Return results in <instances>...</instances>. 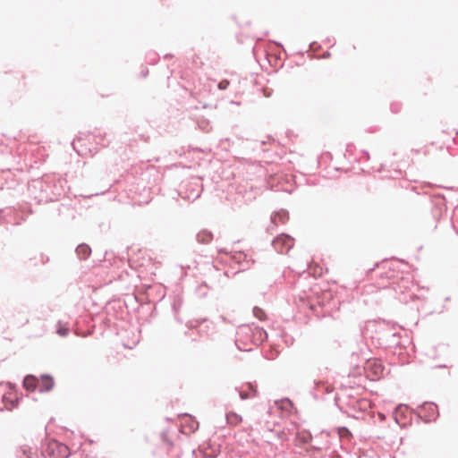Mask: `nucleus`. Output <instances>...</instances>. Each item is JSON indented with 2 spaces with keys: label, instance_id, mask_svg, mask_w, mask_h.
I'll return each mask as SVG.
<instances>
[{
  "label": "nucleus",
  "instance_id": "4",
  "mask_svg": "<svg viewBox=\"0 0 458 458\" xmlns=\"http://www.w3.org/2000/svg\"><path fill=\"white\" fill-rule=\"evenodd\" d=\"M369 407V402L365 399H355L352 400L347 403L345 410L341 406L340 409L344 413L347 414L348 417L356 419V420H364L365 411Z\"/></svg>",
  "mask_w": 458,
  "mask_h": 458
},
{
  "label": "nucleus",
  "instance_id": "13",
  "mask_svg": "<svg viewBox=\"0 0 458 458\" xmlns=\"http://www.w3.org/2000/svg\"><path fill=\"white\" fill-rule=\"evenodd\" d=\"M246 257V254H244L243 252H235L232 256L233 260L240 265V269L236 271L234 274H237L240 271H244L250 267L249 261L245 260Z\"/></svg>",
  "mask_w": 458,
  "mask_h": 458
},
{
  "label": "nucleus",
  "instance_id": "26",
  "mask_svg": "<svg viewBox=\"0 0 458 458\" xmlns=\"http://www.w3.org/2000/svg\"><path fill=\"white\" fill-rule=\"evenodd\" d=\"M452 225L455 230L456 233L458 234V208L454 212L452 217Z\"/></svg>",
  "mask_w": 458,
  "mask_h": 458
},
{
  "label": "nucleus",
  "instance_id": "11",
  "mask_svg": "<svg viewBox=\"0 0 458 458\" xmlns=\"http://www.w3.org/2000/svg\"><path fill=\"white\" fill-rule=\"evenodd\" d=\"M367 369L371 370L374 376L380 377L384 374L385 367L382 362L377 360L369 359L367 360Z\"/></svg>",
  "mask_w": 458,
  "mask_h": 458
},
{
  "label": "nucleus",
  "instance_id": "31",
  "mask_svg": "<svg viewBox=\"0 0 458 458\" xmlns=\"http://www.w3.org/2000/svg\"><path fill=\"white\" fill-rule=\"evenodd\" d=\"M161 439L164 443H166L169 446H172L173 445V443L171 441H169L168 437H167V434L165 433V432H162L161 433Z\"/></svg>",
  "mask_w": 458,
  "mask_h": 458
},
{
  "label": "nucleus",
  "instance_id": "7",
  "mask_svg": "<svg viewBox=\"0 0 458 458\" xmlns=\"http://www.w3.org/2000/svg\"><path fill=\"white\" fill-rule=\"evenodd\" d=\"M293 245L294 239L286 233H281L272 241L273 248L282 254L288 253Z\"/></svg>",
  "mask_w": 458,
  "mask_h": 458
},
{
  "label": "nucleus",
  "instance_id": "15",
  "mask_svg": "<svg viewBox=\"0 0 458 458\" xmlns=\"http://www.w3.org/2000/svg\"><path fill=\"white\" fill-rule=\"evenodd\" d=\"M22 386L27 391H35L38 388V379L33 375H27L23 378Z\"/></svg>",
  "mask_w": 458,
  "mask_h": 458
},
{
  "label": "nucleus",
  "instance_id": "32",
  "mask_svg": "<svg viewBox=\"0 0 458 458\" xmlns=\"http://www.w3.org/2000/svg\"><path fill=\"white\" fill-rule=\"evenodd\" d=\"M39 257H40V263L42 265L46 264L49 260V258L45 256L43 253H41Z\"/></svg>",
  "mask_w": 458,
  "mask_h": 458
},
{
  "label": "nucleus",
  "instance_id": "19",
  "mask_svg": "<svg viewBox=\"0 0 458 458\" xmlns=\"http://www.w3.org/2000/svg\"><path fill=\"white\" fill-rule=\"evenodd\" d=\"M197 242L202 244L209 243L213 239V234L208 230H202L196 235Z\"/></svg>",
  "mask_w": 458,
  "mask_h": 458
},
{
  "label": "nucleus",
  "instance_id": "34",
  "mask_svg": "<svg viewBox=\"0 0 458 458\" xmlns=\"http://www.w3.org/2000/svg\"><path fill=\"white\" fill-rule=\"evenodd\" d=\"M403 408H406V405H403V404H400L397 409H396V411L402 410Z\"/></svg>",
  "mask_w": 458,
  "mask_h": 458
},
{
  "label": "nucleus",
  "instance_id": "33",
  "mask_svg": "<svg viewBox=\"0 0 458 458\" xmlns=\"http://www.w3.org/2000/svg\"><path fill=\"white\" fill-rule=\"evenodd\" d=\"M148 68H145V69H143V70L141 71V75H142V77L146 78V77L148 76Z\"/></svg>",
  "mask_w": 458,
  "mask_h": 458
},
{
  "label": "nucleus",
  "instance_id": "37",
  "mask_svg": "<svg viewBox=\"0 0 458 458\" xmlns=\"http://www.w3.org/2000/svg\"><path fill=\"white\" fill-rule=\"evenodd\" d=\"M328 56H330V53H329V52H327V53H326V54L324 55V57H328Z\"/></svg>",
  "mask_w": 458,
  "mask_h": 458
},
{
  "label": "nucleus",
  "instance_id": "16",
  "mask_svg": "<svg viewBox=\"0 0 458 458\" xmlns=\"http://www.w3.org/2000/svg\"><path fill=\"white\" fill-rule=\"evenodd\" d=\"M288 220L289 213L284 209L276 211L271 216V223L274 225H277L278 222L281 224H285Z\"/></svg>",
  "mask_w": 458,
  "mask_h": 458
},
{
  "label": "nucleus",
  "instance_id": "35",
  "mask_svg": "<svg viewBox=\"0 0 458 458\" xmlns=\"http://www.w3.org/2000/svg\"><path fill=\"white\" fill-rule=\"evenodd\" d=\"M229 273H230V272H229V270H225V271L224 272V275H225V276L229 277V276H230V274H229Z\"/></svg>",
  "mask_w": 458,
  "mask_h": 458
},
{
  "label": "nucleus",
  "instance_id": "12",
  "mask_svg": "<svg viewBox=\"0 0 458 458\" xmlns=\"http://www.w3.org/2000/svg\"><path fill=\"white\" fill-rule=\"evenodd\" d=\"M55 382L53 377L48 374L41 376V381H38V391L40 393L48 392L54 387Z\"/></svg>",
  "mask_w": 458,
  "mask_h": 458
},
{
  "label": "nucleus",
  "instance_id": "8",
  "mask_svg": "<svg viewBox=\"0 0 458 458\" xmlns=\"http://www.w3.org/2000/svg\"><path fill=\"white\" fill-rule=\"evenodd\" d=\"M331 435L327 431H321L313 437L311 447L318 451L327 450L330 446Z\"/></svg>",
  "mask_w": 458,
  "mask_h": 458
},
{
  "label": "nucleus",
  "instance_id": "30",
  "mask_svg": "<svg viewBox=\"0 0 458 458\" xmlns=\"http://www.w3.org/2000/svg\"><path fill=\"white\" fill-rule=\"evenodd\" d=\"M229 86V81H226V80H224V81H221L218 84H217V88L220 89V90H224V89H226Z\"/></svg>",
  "mask_w": 458,
  "mask_h": 458
},
{
  "label": "nucleus",
  "instance_id": "5",
  "mask_svg": "<svg viewBox=\"0 0 458 458\" xmlns=\"http://www.w3.org/2000/svg\"><path fill=\"white\" fill-rule=\"evenodd\" d=\"M417 410L418 416L425 422L435 420L439 416L437 405L432 402L423 403Z\"/></svg>",
  "mask_w": 458,
  "mask_h": 458
},
{
  "label": "nucleus",
  "instance_id": "38",
  "mask_svg": "<svg viewBox=\"0 0 458 458\" xmlns=\"http://www.w3.org/2000/svg\"><path fill=\"white\" fill-rule=\"evenodd\" d=\"M316 44H317L316 42H312V43L310 44V47H313V46L316 45Z\"/></svg>",
  "mask_w": 458,
  "mask_h": 458
},
{
  "label": "nucleus",
  "instance_id": "10",
  "mask_svg": "<svg viewBox=\"0 0 458 458\" xmlns=\"http://www.w3.org/2000/svg\"><path fill=\"white\" fill-rule=\"evenodd\" d=\"M16 458H38L36 449L29 445H21L15 451Z\"/></svg>",
  "mask_w": 458,
  "mask_h": 458
},
{
  "label": "nucleus",
  "instance_id": "23",
  "mask_svg": "<svg viewBox=\"0 0 458 458\" xmlns=\"http://www.w3.org/2000/svg\"><path fill=\"white\" fill-rule=\"evenodd\" d=\"M56 333L60 336H67L69 335V333H70V329L66 326L62 325L61 321H58L57 328H56Z\"/></svg>",
  "mask_w": 458,
  "mask_h": 458
},
{
  "label": "nucleus",
  "instance_id": "29",
  "mask_svg": "<svg viewBox=\"0 0 458 458\" xmlns=\"http://www.w3.org/2000/svg\"><path fill=\"white\" fill-rule=\"evenodd\" d=\"M390 108H391V111L394 114H397L401 110V104H399V103H392Z\"/></svg>",
  "mask_w": 458,
  "mask_h": 458
},
{
  "label": "nucleus",
  "instance_id": "1",
  "mask_svg": "<svg viewBox=\"0 0 458 458\" xmlns=\"http://www.w3.org/2000/svg\"><path fill=\"white\" fill-rule=\"evenodd\" d=\"M66 182L56 174H47L28 183V194L38 204L56 201L65 193Z\"/></svg>",
  "mask_w": 458,
  "mask_h": 458
},
{
  "label": "nucleus",
  "instance_id": "24",
  "mask_svg": "<svg viewBox=\"0 0 458 458\" xmlns=\"http://www.w3.org/2000/svg\"><path fill=\"white\" fill-rule=\"evenodd\" d=\"M337 435L340 438H348L350 436H352V433L347 428L343 427L338 428Z\"/></svg>",
  "mask_w": 458,
  "mask_h": 458
},
{
  "label": "nucleus",
  "instance_id": "6",
  "mask_svg": "<svg viewBox=\"0 0 458 458\" xmlns=\"http://www.w3.org/2000/svg\"><path fill=\"white\" fill-rule=\"evenodd\" d=\"M22 169L13 171L9 168L0 170V189H13L18 184L17 173H21Z\"/></svg>",
  "mask_w": 458,
  "mask_h": 458
},
{
  "label": "nucleus",
  "instance_id": "36",
  "mask_svg": "<svg viewBox=\"0 0 458 458\" xmlns=\"http://www.w3.org/2000/svg\"><path fill=\"white\" fill-rule=\"evenodd\" d=\"M363 154L366 156L367 159L369 158V152L368 151H363Z\"/></svg>",
  "mask_w": 458,
  "mask_h": 458
},
{
  "label": "nucleus",
  "instance_id": "25",
  "mask_svg": "<svg viewBox=\"0 0 458 458\" xmlns=\"http://www.w3.org/2000/svg\"><path fill=\"white\" fill-rule=\"evenodd\" d=\"M19 402H20V398L17 397L15 399H11V400L7 401L5 403V405L8 410H13L18 406Z\"/></svg>",
  "mask_w": 458,
  "mask_h": 458
},
{
  "label": "nucleus",
  "instance_id": "22",
  "mask_svg": "<svg viewBox=\"0 0 458 458\" xmlns=\"http://www.w3.org/2000/svg\"><path fill=\"white\" fill-rule=\"evenodd\" d=\"M312 435L310 432H298L296 435V438L302 444H307L309 442L312 443L313 440Z\"/></svg>",
  "mask_w": 458,
  "mask_h": 458
},
{
  "label": "nucleus",
  "instance_id": "28",
  "mask_svg": "<svg viewBox=\"0 0 458 458\" xmlns=\"http://www.w3.org/2000/svg\"><path fill=\"white\" fill-rule=\"evenodd\" d=\"M253 311H254V315L257 318H259V319H263V317L265 316V313H264V311L261 309H259L258 307H255Z\"/></svg>",
  "mask_w": 458,
  "mask_h": 458
},
{
  "label": "nucleus",
  "instance_id": "14",
  "mask_svg": "<svg viewBox=\"0 0 458 458\" xmlns=\"http://www.w3.org/2000/svg\"><path fill=\"white\" fill-rule=\"evenodd\" d=\"M199 333L200 335H206L207 337L212 336L215 333V327L213 323L204 319L199 325Z\"/></svg>",
  "mask_w": 458,
  "mask_h": 458
},
{
  "label": "nucleus",
  "instance_id": "27",
  "mask_svg": "<svg viewBox=\"0 0 458 458\" xmlns=\"http://www.w3.org/2000/svg\"><path fill=\"white\" fill-rule=\"evenodd\" d=\"M147 59L148 60V62L151 64H154L157 62L158 60V55L156 54V53H149L148 55H147Z\"/></svg>",
  "mask_w": 458,
  "mask_h": 458
},
{
  "label": "nucleus",
  "instance_id": "3",
  "mask_svg": "<svg viewBox=\"0 0 458 458\" xmlns=\"http://www.w3.org/2000/svg\"><path fill=\"white\" fill-rule=\"evenodd\" d=\"M370 337L382 348H391L399 343V334L385 321L375 324V330Z\"/></svg>",
  "mask_w": 458,
  "mask_h": 458
},
{
  "label": "nucleus",
  "instance_id": "21",
  "mask_svg": "<svg viewBox=\"0 0 458 458\" xmlns=\"http://www.w3.org/2000/svg\"><path fill=\"white\" fill-rule=\"evenodd\" d=\"M209 286L206 284V282H202L195 288V294L199 298H205L209 291Z\"/></svg>",
  "mask_w": 458,
  "mask_h": 458
},
{
  "label": "nucleus",
  "instance_id": "2",
  "mask_svg": "<svg viewBox=\"0 0 458 458\" xmlns=\"http://www.w3.org/2000/svg\"><path fill=\"white\" fill-rule=\"evenodd\" d=\"M250 341L251 344L258 345L264 341L267 340V333L259 327L254 328L242 326L237 332V338L235 344L240 351L249 352L252 350V347H249L247 341Z\"/></svg>",
  "mask_w": 458,
  "mask_h": 458
},
{
  "label": "nucleus",
  "instance_id": "17",
  "mask_svg": "<svg viewBox=\"0 0 458 458\" xmlns=\"http://www.w3.org/2000/svg\"><path fill=\"white\" fill-rule=\"evenodd\" d=\"M75 251L80 259L85 260L91 254V248L86 243H81L77 246Z\"/></svg>",
  "mask_w": 458,
  "mask_h": 458
},
{
  "label": "nucleus",
  "instance_id": "18",
  "mask_svg": "<svg viewBox=\"0 0 458 458\" xmlns=\"http://www.w3.org/2000/svg\"><path fill=\"white\" fill-rule=\"evenodd\" d=\"M247 386H248V389L251 392V394L249 393L248 391L239 390L238 387L234 388V390L239 393L240 398L242 400H248L250 398H253V397L257 396V389L253 386V385L251 383H248Z\"/></svg>",
  "mask_w": 458,
  "mask_h": 458
},
{
  "label": "nucleus",
  "instance_id": "9",
  "mask_svg": "<svg viewBox=\"0 0 458 458\" xmlns=\"http://www.w3.org/2000/svg\"><path fill=\"white\" fill-rule=\"evenodd\" d=\"M332 391V387L327 384L324 381H315L314 386L311 389V394H313L314 398H319L325 394L330 393Z\"/></svg>",
  "mask_w": 458,
  "mask_h": 458
},
{
  "label": "nucleus",
  "instance_id": "20",
  "mask_svg": "<svg viewBox=\"0 0 458 458\" xmlns=\"http://www.w3.org/2000/svg\"><path fill=\"white\" fill-rule=\"evenodd\" d=\"M182 299L181 296L177 295L174 299V301H173V304H172V309H173V311L174 313V318L178 322H180V323H182V320L178 318L177 313L179 312V310L182 308Z\"/></svg>",
  "mask_w": 458,
  "mask_h": 458
}]
</instances>
